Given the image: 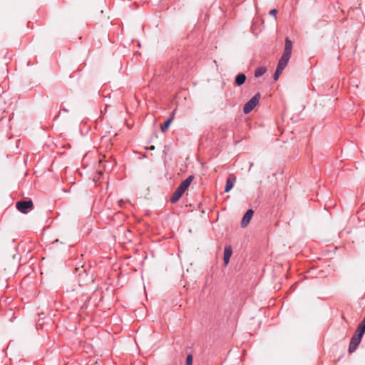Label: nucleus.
I'll list each match as a JSON object with an SVG mask.
<instances>
[{
	"mask_svg": "<svg viewBox=\"0 0 365 365\" xmlns=\"http://www.w3.org/2000/svg\"><path fill=\"white\" fill-rule=\"evenodd\" d=\"M194 175H190L180 184L178 187L175 190V191L173 192V194L170 198V201L171 203H176L180 199L182 194L185 192V190L192 183V180H194Z\"/></svg>",
	"mask_w": 365,
	"mask_h": 365,
	"instance_id": "obj_1",
	"label": "nucleus"
},
{
	"mask_svg": "<svg viewBox=\"0 0 365 365\" xmlns=\"http://www.w3.org/2000/svg\"><path fill=\"white\" fill-rule=\"evenodd\" d=\"M364 332L361 330L356 329L355 334L351 339V341L349 346V352L353 353L357 349L359 344H360L361 339L363 337Z\"/></svg>",
	"mask_w": 365,
	"mask_h": 365,
	"instance_id": "obj_2",
	"label": "nucleus"
},
{
	"mask_svg": "<svg viewBox=\"0 0 365 365\" xmlns=\"http://www.w3.org/2000/svg\"><path fill=\"white\" fill-rule=\"evenodd\" d=\"M260 98V93H257L252 96L244 106L243 112L245 114L250 113L253 108L258 104Z\"/></svg>",
	"mask_w": 365,
	"mask_h": 365,
	"instance_id": "obj_3",
	"label": "nucleus"
},
{
	"mask_svg": "<svg viewBox=\"0 0 365 365\" xmlns=\"http://www.w3.org/2000/svg\"><path fill=\"white\" fill-rule=\"evenodd\" d=\"M16 207L19 212L26 214L33 207V202L31 200H20L16 202Z\"/></svg>",
	"mask_w": 365,
	"mask_h": 365,
	"instance_id": "obj_4",
	"label": "nucleus"
},
{
	"mask_svg": "<svg viewBox=\"0 0 365 365\" xmlns=\"http://www.w3.org/2000/svg\"><path fill=\"white\" fill-rule=\"evenodd\" d=\"M254 214V211L252 209H249L245 214L244 215L242 221H241V227H245L250 223L252 216Z\"/></svg>",
	"mask_w": 365,
	"mask_h": 365,
	"instance_id": "obj_5",
	"label": "nucleus"
},
{
	"mask_svg": "<svg viewBox=\"0 0 365 365\" xmlns=\"http://www.w3.org/2000/svg\"><path fill=\"white\" fill-rule=\"evenodd\" d=\"M232 247L230 245L225 246V250H224V258H223L224 264L225 266H227L228 264V263L230 262V259L232 256Z\"/></svg>",
	"mask_w": 365,
	"mask_h": 365,
	"instance_id": "obj_6",
	"label": "nucleus"
},
{
	"mask_svg": "<svg viewBox=\"0 0 365 365\" xmlns=\"http://www.w3.org/2000/svg\"><path fill=\"white\" fill-rule=\"evenodd\" d=\"M292 51V42L289 37L285 38V45L283 54L289 55L291 56Z\"/></svg>",
	"mask_w": 365,
	"mask_h": 365,
	"instance_id": "obj_7",
	"label": "nucleus"
},
{
	"mask_svg": "<svg viewBox=\"0 0 365 365\" xmlns=\"http://www.w3.org/2000/svg\"><path fill=\"white\" fill-rule=\"evenodd\" d=\"M290 57L291 56L289 55L282 54V56H281V58H279V60L278 61L277 65L279 66L284 68L287 66V65L290 59Z\"/></svg>",
	"mask_w": 365,
	"mask_h": 365,
	"instance_id": "obj_8",
	"label": "nucleus"
},
{
	"mask_svg": "<svg viewBox=\"0 0 365 365\" xmlns=\"http://www.w3.org/2000/svg\"><path fill=\"white\" fill-rule=\"evenodd\" d=\"M246 76L241 73L236 76L235 83L237 86L243 85L246 81Z\"/></svg>",
	"mask_w": 365,
	"mask_h": 365,
	"instance_id": "obj_9",
	"label": "nucleus"
},
{
	"mask_svg": "<svg viewBox=\"0 0 365 365\" xmlns=\"http://www.w3.org/2000/svg\"><path fill=\"white\" fill-rule=\"evenodd\" d=\"M235 177H233L232 178H227V180H226V185H225V192H230L233 186H234V182L235 181Z\"/></svg>",
	"mask_w": 365,
	"mask_h": 365,
	"instance_id": "obj_10",
	"label": "nucleus"
},
{
	"mask_svg": "<svg viewBox=\"0 0 365 365\" xmlns=\"http://www.w3.org/2000/svg\"><path fill=\"white\" fill-rule=\"evenodd\" d=\"M266 71H267V69L265 67L259 66L256 68V70L255 71V76L256 78H259V77L262 76V75H264L266 73Z\"/></svg>",
	"mask_w": 365,
	"mask_h": 365,
	"instance_id": "obj_11",
	"label": "nucleus"
},
{
	"mask_svg": "<svg viewBox=\"0 0 365 365\" xmlns=\"http://www.w3.org/2000/svg\"><path fill=\"white\" fill-rule=\"evenodd\" d=\"M172 122H173V118H172V117H170L168 119H167V120L165 121V123H163V125H161V127H160V130H161V131H162V132H165V131L168 129V128H169V126H170V123H171Z\"/></svg>",
	"mask_w": 365,
	"mask_h": 365,
	"instance_id": "obj_12",
	"label": "nucleus"
},
{
	"mask_svg": "<svg viewBox=\"0 0 365 365\" xmlns=\"http://www.w3.org/2000/svg\"><path fill=\"white\" fill-rule=\"evenodd\" d=\"M284 69V68H282V67H280V66H279L277 65L276 71H275V72L274 73V76H273L274 81H277L278 80L279 75L282 73V71Z\"/></svg>",
	"mask_w": 365,
	"mask_h": 365,
	"instance_id": "obj_13",
	"label": "nucleus"
},
{
	"mask_svg": "<svg viewBox=\"0 0 365 365\" xmlns=\"http://www.w3.org/2000/svg\"><path fill=\"white\" fill-rule=\"evenodd\" d=\"M363 332H365V317L362 319V321L359 324L357 328Z\"/></svg>",
	"mask_w": 365,
	"mask_h": 365,
	"instance_id": "obj_14",
	"label": "nucleus"
},
{
	"mask_svg": "<svg viewBox=\"0 0 365 365\" xmlns=\"http://www.w3.org/2000/svg\"><path fill=\"white\" fill-rule=\"evenodd\" d=\"M192 360H193L192 355L188 354L186 358L185 365H192Z\"/></svg>",
	"mask_w": 365,
	"mask_h": 365,
	"instance_id": "obj_15",
	"label": "nucleus"
},
{
	"mask_svg": "<svg viewBox=\"0 0 365 365\" xmlns=\"http://www.w3.org/2000/svg\"><path fill=\"white\" fill-rule=\"evenodd\" d=\"M277 13V11L275 9H273L270 10V11H269V14L274 16L275 19H277V16H276Z\"/></svg>",
	"mask_w": 365,
	"mask_h": 365,
	"instance_id": "obj_16",
	"label": "nucleus"
},
{
	"mask_svg": "<svg viewBox=\"0 0 365 365\" xmlns=\"http://www.w3.org/2000/svg\"><path fill=\"white\" fill-rule=\"evenodd\" d=\"M148 149H149L150 150H153L155 149V146L154 145H151Z\"/></svg>",
	"mask_w": 365,
	"mask_h": 365,
	"instance_id": "obj_17",
	"label": "nucleus"
},
{
	"mask_svg": "<svg viewBox=\"0 0 365 365\" xmlns=\"http://www.w3.org/2000/svg\"><path fill=\"white\" fill-rule=\"evenodd\" d=\"M175 110H174L172 112V113H171L170 117H172L173 118V116H174V115H175Z\"/></svg>",
	"mask_w": 365,
	"mask_h": 365,
	"instance_id": "obj_18",
	"label": "nucleus"
},
{
	"mask_svg": "<svg viewBox=\"0 0 365 365\" xmlns=\"http://www.w3.org/2000/svg\"><path fill=\"white\" fill-rule=\"evenodd\" d=\"M61 110H62V111H65V112H68V110H67V109H66V108H63V109H61Z\"/></svg>",
	"mask_w": 365,
	"mask_h": 365,
	"instance_id": "obj_19",
	"label": "nucleus"
},
{
	"mask_svg": "<svg viewBox=\"0 0 365 365\" xmlns=\"http://www.w3.org/2000/svg\"><path fill=\"white\" fill-rule=\"evenodd\" d=\"M76 272H78V271H80V269H79V268H76Z\"/></svg>",
	"mask_w": 365,
	"mask_h": 365,
	"instance_id": "obj_20",
	"label": "nucleus"
}]
</instances>
